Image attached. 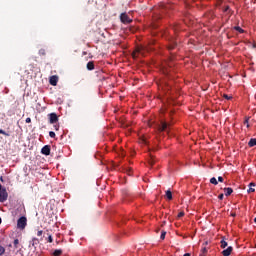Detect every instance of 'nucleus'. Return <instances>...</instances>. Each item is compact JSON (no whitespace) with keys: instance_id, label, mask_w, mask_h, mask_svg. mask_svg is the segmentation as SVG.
<instances>
[{"instance_id":"obj_1","label":"nucleus","mask_w":256,"mask_h":256,"mask_svg":"<svg viewBox=\"0 0 256 256\" xmlns=\"http://www.w3.org/2000/svg\"><path fill=\"white\" fill-rule=\"evenodd\" d=\"M153 48L149 47V48H145L143 46L137 47L136 50L133 52L132 57L134 59H137V57H139V55L145 56V51H152Z\"/></svg>"},{"instance_id":"obj_2","label":"nucleus","mask_w":256,"mask_h":256,"mask_svg":"<svg viewBox=\"0 0 256 256\" xmlns=\"http://www.w3.org/2000/svg\"><path fill=\"white\" fill-rule=\"evenodd\" d=\"M9 197V193H7V189L3 188V186L1 187L0 190V203H5V201H7Z\"/></svg>"},{"instance_id":"obj_3","label":"nucleus","mask_w":256,"mask_h":256,"mask_svg":"<svg viewBox=\"0 0 256 256\" xmlns=\"http://www.w3.org/2000/svg\"><path fill=\"white\" fill-rule=\"evenodd\" d=\"M17 227L18 229H25V227H27V217H20L17 221Z\"/></svg>"},{"instance_id":"obj_4","label":"nucleus","mask_w":256,"mask_h":256,"mask_svg":"<svg viewBox=\"0 0 256 256\" xmlns=\"http://www.w3.org/2000/svg\"><path fill=\"white\" fill-rule=\"evenodd\" d=\"M120 21L121 23H123L124 25H129V23L133 22V19L129 18V15H127V13H122L120 15Z\"/></svg>"},{"instance_id":"obj_5","label":"nucleus","mask_w":256,"mask_h":256,"mask_svg":"<svg viewBox=\"0 0 256 256\" xmlns=\"http://www.w3.org/2000/svg\"><path fill=\"white\" fill-rule=\"evenodd\" d=\"M48 117H49V123L51 125H55V123L59 121V117L55 113H50Z\"/></svg>"},{"instance_id":"obj_6","label":"nucleus","mask_w":256,"mask_h":256,"mask_svg":"<svg viewBox=\"0 0 256 256\" xmlns=\"http://www.w3.org/2000/svg\"><path fill=\"white\" fill-rule=\"evenodd\" d=\"M158 131L161 133L163 131L169 132V124L167 122L162 121L158 126Z\"/></svg>"},{"instance_id":"obj_7","label":"nucleus","mask_w":256,"mask_h":256,"mask_svg":"<svg viewBox=\"0 0 256 256\" xmlns=\"http://www.w3.org/2000/svg\"><path fill=\"white\" fill-rule=\"evenodd\" d=\"M41 154L42 155H51V147L49 145L44 146L41 149Z\"/></svg>"},{"instance_id":"obj_8","label":"nucleus","mask_w":256,"mask_h":256,"mask_svg":"<svg viewBox=\"0 0 256 256\" xmlns=\"http://www.w3.org/2000/svg\"><path fill=\"white\" fill-rule=\"evenodd\" d=\"M231 253H233V247H231V246L222 251V255H224V256H229V255H231Z\"/></svg>"},{"instance_id":"obj_9","label":"nucleus","mask_w":256,"mask_h":256,"mask_svg":"<svg viewBox=\"0 0 256 256\" xmlns=\"http://www.w3.org/2000/svg\"><path fill=\"white\" fill-rule=\"evenodd\" d=\"M58 81H59V78L57 76L50 77V85H53L55 87Z\"/></svg>"},{"instance_id":"obj_10","label":"nucleus","mask_w":256,"mask_h":256,"mask_svg":"<svg viewBox=\"0 0 256 256\" xmlns=\"http://www.w3.org/2000/svg\"><path fill=\"white\" fill-rule=\"evenodd\" d=\"M255 182H251L250 184H249V189L247 190V193H255V188H253V187H255Z\"/></svg>"},{"instance_id":"obj_11","label":"nucleus","mask_w":256,"mask_h":256,"mask_svg":"<svg viewBox=\"0 0 256 256\" xmlns=\"http://www.w3.org/2000/svg\"><path fill=\"white\" fill-rule=\"evenodd\" d=\"M87 69L88 71H93V69H95V64L93 63V61L87 63Z\"/></svg>"},{"instance_id":"obj_12","label":"nucleus","mask_w":256,"mask_h":256,"mask_svg":"<svg viewBox=\"0 0 256 256\" xmlns=\"http://www.w3.org/2000/svg\"><path fill=\"white\" fill-rule=\"evenodd\" d=\"M226 197H229L233 193V188H224Z\"/></svg>"},{"instance_id":"obj_13","label":"nucleus","mask_w":256,"mask_h":256,"mask_svg":"<svg viewBox=\"0 0 256 256\" xmlns=\"http://www.w3.org/2000/svg\"><path fill=\"white\" fill-rule=\"evenodd\" d=\"M249 147H255L256 145V139L251 138L250 141L248 142Z\"/></svg>"},{"instance_id":"obj_14","label":"nucleus","mask_w":256,"mask_h":256,"mask_svg":"<svg viewBox=\"0 0 256 256\" xmlns=\"http://www.w3.org/2000/svg\"><path fill=\"white\" fill-rule=\"evenodd\" d=\"M166 197L169 201H171V199H173V193L170 190H167Z\"/></svg>"},{"instance_id":"obj_15","label":"nucleus","mask_w":256,"mask_h":256,"mask_svg":"<svg viewBox=\"0 0 256 256\" xmlns=\"http://www.w3.org/2000/svg\"><path fill=\"white\" fill-rule=\"evenodd\" d=\"M31 245H32V247H36V245H39V239L33 238Z\"/></svg>"},{"instance_id":"obj_16","label":"nucleus","mask_w":256,"mask_h":256,"mask_svg":"<svg viewBox=\"0 0 256 256\" xmlns=\"http://www.w3.org/2000/svg\"><path fill=\"white\" fill-rule=\"evenodd\" d=\"M210 183H212V185H219V182L217 181V178H215V177H212L210 179Z\"/></svg>"},{"instance_id":"obj_17","label":"nucleus","mask_w":256,"mask_h":256,"mask_svg":"<svg viewBox=\"0 0 256 256\" xmlns=\"http://www.w3.org/2000/svg\"><path fill=\"white\" fill-rule=\"evenodd\" d=\"M175 47H177V42H172V43L169 45L168 49H169V51H171V49H175Z\"/></svg>"},{"instance_id":"obj_18","label":"nucleus","mask_w":256,"mask_h":256,"mask_svg":"<svg viewBox=\"0 0 256 256\" xmlns=\"http://www.w3.org/2000/svg\"><path fill=\"white\" fill-rule=\"evenodd\" d=\"M63 254V250H55L54 252H53V255L54 256H60V255H62Z\"/></svg>"},{"instance_id":"obj_19","label":"nucleus","mask_w":256,"mask_h":256,"mask_svg":"<svg viewBox=\"0 0 256 256\" xmlns=\"http://www.w3.org/2000/svg\"><path fill=\"white\" fill-rule=\"evenodd\" d=\"M38 53H39L40 56H43V57L47 54L45 49H43V48L40 49Z\"/></svg>"},{"instance_id":"obj_20","label":"nucleus","mask_w":256,"mask_h":256,"mask_svg":"<svg viewBox=\"0 0 256 256\" xmlns=\"http://www.w3.org/2000/svg\"><path fill=\"white\" fill-rule=\"evenodd\" d=\"M0 135H5V137H9L10 136V134L5 132V130H3V129H0Z\"/></svg>"},{"instance_id":"obj_21","label":"nucleus","mask_w":256,"mask_h":256,"mask_svg":"<svg viewBox=\"0 0 256 256\" xmlns=\"http://www.w3.org/2000/svg\"><path fill=\"white\" fill-rule=\"evenodd\" d=\"M220 243H221V248L222 249H225V247H227V241L222 240Z\"/></svg>"},{"instance_id":"obj_22","label":"nucleus","mask_w":256,"mask_h":256,"mask_svg":"<svg viewBox=\"0 0 256 256\" xmlns=\"http://www.w3.org/2000/svg\"><path fill=\"white\" fill-rule=\"evenodd\" d=\"M235 30L238 31L239 33H243V28L236 26Z\"/></svg>"},{"instance_id":"obj_23","label":"nucleus","mask_w":256,"mask_h":256,"mask_svg":"<svg viewBox=\"0 0 256 256\" xmlns=\"http://www.w3.org/2000/svg\"><path fill=\"white\" fill-rule=\"evenodd\" d=\"M167 235V232H165V231H162V233H161V236H160V239H165V236Z\"/></svg>"},{"instance_id":"obj_24","label":"nucleus","mask_w":256,"mask_h":256,"mask_svg":"<svg viewBox=\"0 0 256 256\" xmlns=\"http://www.w3.org/2000/svg\"><path fill=\"white\" fill-rule=\"evenodd\" d=\"M18 245H19V239H15L14 240V247H15V249H17Z\"/></svg>"},{"instance_id":"obj_25","label":"nucleus","mask_w":256,"mask_h":256,"mask_svg":"<svg viewBox=\"0 0 256 256\" xmlns=\"http://www.w3.org/2000/svg\"><path fill=\"white\" fill-rule=\"evenodd\" d=\"M49 137H51L52 139H55V132L50 131L49 132Z\"/></svg>"},{"instance_id":"obj_26","label":"nucleus","mask_w":256,"mask_h":256,"mask_svg":"<svg viewBox=\"0 0 256 256\" xmlns=\"http://www.w3.org/2000/svg\"><path fill=\"white\" fill-rule=\"evenodd\" d=\"M5 253V248L3 246H0V255H3Z\"/></svg>"},{"instance_id":"obj_27","label":"nucleus","mask_w":256,"mask_h":256,"mask_svg":"<svg viewBox=\"0 0 256 256\" xmlns=\"http://www.w3.org/2000/svg\"><path fill=\"white\" fill-rule=\"evenodd\" d=\"M48 243H51L53 241V236L49 235L47 238Z\"/></svg>"},{"instance_id":"obj_28","label":"nucleus","mask_w":256,"mask_h":256,"mask_svg":"<svg viewBox=\"0 0 256 256\" xmlns=\"http://www.w3.org/2000/svg\"><path fill=\"white\" fill-rule=\"evenodd\" d=\"M55 131H59V124H54Z\"/></svg>"},{"instance_id":"obj_29","label":"nucleus","mask_w":256,"mask_h":256,"mask_svg":"<svg viewBox=\"0 0 256 256\" xmlns=\"http://www.w3.org/2000/svg\"><path fill=\"white\" fill-rule=\"evenodd\" d=\"M225 197V195H223V194H220L219 196H218V199H220V201H223V198Z\"/></svg>"},{"instance_id":"obj_30","label":"nucleus","mask_w":256,"mask_h":256,"mask_svg":"<svg viewBox=\"0 0 256 256\" xmlns=\"http://www.w3.org/2000/svg\"><path fill=\"white\" fill-rule=\"evenodd\" d=\"M41 235H43V231H42V230H39V231L37 232V236H38V237H41Z\"/></svg>"},{"instance_id":"obj_31","label":"nucleus","mask_w":256,"mask_h":256,"mask_svg":"<svg viewBox=\"0 0 256 256\" xmlns=\"http://www.w3.org/2000/svg\"><path fill=\"white\" fill-rule=\"evenodd\" d=\"M224 99H231V96L227 95V94H224Z\"/></svg>"},{"instance_id":"obj_32","label":"nucleus","mask_w":256,"mask_h":256,"mask_svg":"<svg viewBox=\"0 0 256 256\" xmlns=\"http://www.w3.org/2000/svg\"><path fill=\"white\" fill-rule=\"evenodd\" d=\"M244 125H246L247 127H249V120H245V121H244Z\"/></svg>"},{"instance_id":"obj_33","label":"nucleus","mask_w":256,"mask_h":256,"mask_svg":"<svg viewBox=\"0 0 256 256\" xmlns=\"http://www.w3.org/2000/svg\"><path fill=\"white\" fill-rule=\"evenodd\" d=\"M218 181H219L220 183H223V177L219 176V177H218Z\"/></svg>"},{"instance_id":"obj_34","label":"nucleus","mask_w":256,"mask_h":256,"mask_svg":"<svg viewBox=\"0 0 256 256\" xmlns=\"http://www.w3.org/2000/svg\"><path fill=\"white\" fill-rule=\"evenodd\" d=\"M185 215V212H180L179 214H178V217H183Z\"/></svg>"},{"instance_id":"obj_35","label":"nucleus","mask_w":256,"mask_h":256,"mask_svg":"<svg viewBox=\"0 0 256 256\" xmlns=\"http://www.w3.org/2000/svg\"><path fill=\"white\" fill-rule=\"evenodd\" d=\"M26 123H31V118H26Z\"/></svg>"},{"instance_id":"obj_36","label":"nucleus","mask_w":256,"mask_h":256,"mask_svg":"<svg viewBox=\"0 0 256 256\" xmlns=\"http://www.w3.org/2000/svg\"><path fill=\"white\" fill-rule=\"evenodd\" d=\"M142 143H144V145H147V140L144 138V139L142 140Z\"/></svg>"},{"instance_id":"obj_37","label":"nucleus","mask_w":256,"mask_h":256,"mask_svg":"<svg viewBox=\"0 0 256 256\" xmlns=\"http://www.w3.org/2000/svg\"><path fill=\"white\" fill-rule=\"evenodd\" d=\"M224 11H229V6H226V8L224 9Z\"/></svg>"},{"instance_id":"obj_38","label":"nucleus","mask_w":256,"mask_h":256,"mask_svg":"<svg viewBox=\"0 0 256 256\" xmlns=\"http://www.w3.org/2000/svg\"><path fill=\"white\" fill-rule=\"evenodd\" d=\"M183 256H191V254L190 253H186Z\"/></svg>"},{"instance_id":"obj_39","label":"nucleus","mask_w":256,"mask_h":256,"mask_svg":"<svg viewBox=\"0 0 256 256\" xmlns=\"http://www.w3.org/2000/svg\"><path fill=\"white\" fill-rule=\"evenodd\" d=\"M88 3H93V0H88Z\"/></svg>"},{"instance_id":"obj_40","label":"nucleus","mask_w":256,"mask_h":256,"mask_svg":"<svg viewBox=\"0 0 256 256\" xmlns=\"http://www.w3.org/2000/svg\"><path fill=\"white\" fill-rule=\"evenodd\" d=\"M153 163H154V161L152 160V161H150V165H153Z\"/></svg>"},{"instance_id":"obj_41","label":"nucleus","mask_w":256,"mask_h":256,"mask_svg":"<svg viewBox=\"0 0 256 256\" xmlns=\"http://www.w3.org/2000/svg\"><path fill=\"white\" fill-rule=\"evenodd\" d=\"M83 55H87V52H83Z\"/></svg>"},{"instance_id":"obj_42","label":"nucleus","mask_w":256,"mask_h":256,"mask_svg":"<svg viewBox=\"0 0 256 256\" xmlns=\"http://www.w3.org/2000/svg\"><path fill=\"white\" fill-rule=\"evenodd\" d=\"M0 181H3V177H0Z\"/></svg>"},{"instance_id":"obj_43","label":"nucleus","mask_w":256,"mask_h":256,"mask_svg":"<svg viewBox=\"0 0 256 256\" xmlns=\"http://www.w3.org/2000/svg\"><path fill=\"white\" fill-rule=\"evenodd\" d=\"M3 186L0 184V191H1V188H2Z\"/></svg>"},{"instance_id":"obj_44","label":"nucleus","mask_w":256,"mask_h":256,"mask_svg":"<svg viewBox=\"0 0 256 256\" xmlns=\"http://www.w3.org/2000/svg\"><path fill=\"white\" fill-rule=\"evenodd\" d=\"M1 222H2V220H1V218H0V225H1Z\"/></svg>"}]
</instances>
